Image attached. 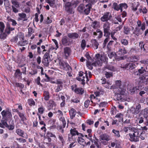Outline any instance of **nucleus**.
Returning a JSON list of instances; mask_svg holds the SVG:
<instances>
[{"mask_svg":"<svg viewBox=\"0 0 148 148\" xmlns=\"http://www.w3.org/2000/svg\"><path fill=\"white\" fill-rule=\"evenodd\" d=\"M85 56L87 59V66L90 70L93 68L92 66H96L97 65L99 66H101L103 62H106L108 59L106 55L104 53H101V54L97 53L95 56V62L92 63L91 58L88 52L86 53Z\"/></svg>","mask_w":148,"mask_h":148,"instance_id":"nucleus-1","label":"nucleus"},{"mask_svg":"<svg viewBox=\"0 0 148 148\" xmlns=\"http://www.w3.org/2000/svg\"><path fill=\"white\" fill-rule=\"evenodd\" d=\"M115 83L119 88L115 93L114 97L115 99L117 100L121 101H126L127 99V94L126 92V89L121 85V81L117 80Z\"/></svg>","mask_w":148,"mask_h":148,"instance_id":"nucleus-2","label":"nucleus"},{"mask_svg":"<svg viewBox=\"0 0 148 148\" xmlns=\"http://www.w3.org/2000/svg\"><path fill=\"white\" fill-rule=\"evenodd\" d=\"M12 40L15 42H17L18 40L17 45L21 46L26 45L28 43V42L25 39L23 34L22 33H19L14 37Z\"/></svg>","mask_w":148,"mask_h":148,"instance_id":"nucleus-3","label":"nucleus"},{"mask_svg":"<svg viewBox=\"0 0 148 148\" xmlns=\"http://www.w3.org/2000/svg\"><path fill=\"white\" fill-rule=\"evenodd\" d=\"M133 130V133H130L129 134L130 137V141L133 142H137L139 141V130L134 127L131 128Z\"/></svg>","mask_w":148,"mask_h":148,"instance_id":"nucleus-4","label":"nucleus"},{"mask_svg":"<svg viewBox=\"0 0 148 148\" xmlns=\"http://www.w3.org/2000/svg\"><path fill=\"white\" fill-rule=\"evenodd\" d=\"M128 6L125 3H123L118 4L114 2L112 5V8L115 10L119 11L120 10L121 12H122L123 9H126Z\"/></svg>","mask_w":148,"mask_h":148,"instance_id":"nucleus-5","label":"nucleus"},{"mask_svg":"<svg viewBox=\"0 0 148 148\" xmlns=\"http://www.w3.org/2000/svg\"><path fill=\"white\" fill-rule=\"evenodd\" d=\"M3 118L5 120L11 119L12 117V115L11 110L8 108H6L1 112Z\"/></svg>","mask_w":148,"mask_h":148,"instance_id":"nucleus-6","label":"nucleus"},{"mask_svg":"<svg viewBox=\"0 0 148 148\" xmlns=\"http://www.w3.org/2000/svg\"><path fill=\"white\" fill-rule=\"evenodd\" d=\"M50 61V58L49 56V51L47 52L44 55L43 57L42 62L44 63L45 65L47 66Z\"/></svg>","mask_w":148,"mask_h":148,"instance_id":"nucleus-7","label":"nucleus"},{"mask_svg":"<svg viewBox=\"0 0 148 148\" xmlns=\"http://www.w3.org/2000/svg\"><path fill=\"white\" fill-rule=\"evenodd\" d=\"M112 17V16L110 12H106L101 18L100 20L102 22H108V21L110 20Z\"/></svg>","mask_w":148,"mask_h":148,"instance_id":"nucleus-8","label":"nucleus"},{"mask_svg":"<svg viewBox=\"0 0 148 148\" xmlns=\"http://www.w3.org/2000/svg\"><path fill=\"white\" fill-rule=\"evenodd\" d=\"M59 64L60 68L63 70L66 71L72 70L71 67L66 62L61 61L59 62Z\"/></svg>","mask_w":148,"mask_h":148,"instance_id":"nucleus-9","label":"nucleus"},{"mask_svg":"<svg viewBox=\"0 0 148 148\" xmlns=\"http://www.w3.org/2000/svg\"><path fill=\"white\" fill-rule=\"evenodd\" d=\"M103 28L104 35L108 34H110V23L109 22H105L103 25Z\"/></svg>","mask_w":148,"mask_h":148,"instance_id":"nucleus-10","label":"nucleus"},{"mask_svg":"<svg viewBox=\"0 0 148 148\" xmlns=\"http://www.w3.org/2000/svg\"><path fill=\"white\" fill-rule=\"evenodd\" d=\"M138 84L140 85L147 84L148 83V75H144L140 77L138 79Z\"/></svg>","mask_w":148,"mask_h":148,"instance_id":"nucleus-11","label":"nucleus"},{"mask_svg":"<svg viewBox=\"0 0 148 148\" xmlns=\"http://www.w3.org/2000/svg\"><path fill=\"white\" fill-rule=\"evenodd\" d=\"M16 133L18 135L23 138H27L28 137L27 134L21 129L18 128L16 130Z\"/></svg>","mask_w":148,"mask_h":148,"instance_id":"nucleus-12","label":"nucleus"},{"mask_svg":"<svg viewBox=\"0 0 148 148\" xmlns=\"http://www.w3.org/2000/svg\"><path fill=\"white\" fill-rule=\"evenodd\" d=\"M121 67L127 70H132L135 68V65L133 63H129L126 64L123 66H122Z\"/></svg>","mask_w":148,"mask_h":148,"instance_id":"nucleus-13","label":"nucleus"},{"mask_svg":"<svg viewBox=\"0 0 148 148\" xmlns=\"http://www.w3.org/2000/svg\"><path fill=\"white\" fill-rule=\"evenodd\" d=\"M71 135L76 136V135L79 136H80L83 137L84 135L82 134L79 133L76 130V128L71 129L70 130Z\"/></svg>","mask_w":148,"mask_h":148,"instance_id":"nucleus-14","label":"nucleus"},{"mask_svg":"<svg viewBox=\"0 0 148 148\" xmlns=\"http://www.w3.org/2000/svg\"><path fill=\"white\" fill-rule=\"evenodd\" d=\"M65 10L68 13H71L72 12V8L71 3L70 2H68L66 3L65 5Z\"/></svg>","mask_w":148,"mask_h":148,"instance_id":"nucleus-15","label":"nucleus"},{"mask_svg":"<svg viewBox=\"0 0 148 148\" xmlns=\"http://www.w3.org/2000/svg\"><path fill=\"white\" fill-rule=\"evenodd\" d=\"M99 137L100 140H102L108 141L110 140V136L106 133L101 135L99 136Z\"/></svg>","mask_w":148,"mask_h":148,"instance_id":"nucleus-16","label":"nucleus"},{"mask_svg":"<svg viewBox=\"0 0 148 148\" xmlns=\"http://www.w3.org/2000/svg\"><path fill=\"white\" fill-rule=\"evenodd\" d=\"M141 110V105L138 104L136 106L135 108H133V110H132V112L134 114L136 115L138 114Z\"/></svg>","mask_w":148,"mask_h":148,"instance_id":"nucleus-17","label":"nucleus"},{"mask_svg":"<svg viewBox=\"0 0 148 148\" xmlns=\"http://www.w3.org/2000/svg\"><path fill=\"white\" fill-rule=\"evenodd\" d=\"M142 112L143 114V116L147 122L146 125H148V109L146 108L142 110Z\"/></svg>","mask_w":148,"mask_h":148,"instance_id":"nucleus-18","label":"nucleus"},{"mask_svg":"<svg viewBox=\"0 0 148 148\" xmlns=\"http://www.w3.org/2000/svg\"><path fill=\"white\" fill-rule=\"evenodd\" d=\"M64 53L66 58L69 56L71 54V51L70 48L68 47H66L64 49Z\"/></svg>","mask_w":148,"mask_h":148,"instance_id":"nucleus-19","label":"nucleus"},{"mask_svg":"<svg viewBox=\"0 0 148 148\" xmlns=\"http://www.w3.org/2000/svg\"><path fill=\"white\" fill-rule=\"evenodd\" d=\"M55 102L53 100L49 101L48 104V110H50L53 109V106H55Z\"/></svg>","mask_w":148,"mask_h":148,"instance_id":"nucleus-20","label":"nucleus"},{"mask_svg":"<svg viewBox=\"0 0 148 148\" xmlns=\"http://www.w3.org/2000/svg\"><path fill=\"white\" fill-rule=\"evenodd\" d=\"M62 41L63 45L64 46L69 45L70 44V42L68 40L67 37L64 36L63 37L62 39Z\"/></svg>","mask_w":148,"mask_h":148,"instance_id":"nucleus-21","label":"nucleus"},{"mask_svg":"<svg viewBox=\"0 0 148 148\" xmlns=\"http://www.w3.org/2000/svg\"><path fill=\"white\" fill-rule=\"evenodd\" d=\"M67 36L70 38L75 39L78 38L79 35L76 33H71L68 34Z\"/></svg>","mask_w":148,"mask_h":148,"instance_id":"nucleus-22","label":"nucleus"},{"mask_svg":"<svg viewBox=\"0 0 148 148\" xmlns=\"http://www.w3.org/2000/svg\"><path fill=\"white\" fill-rule=\"evenodd\" d=\"M130 61L133 62H137L140 59V57L138 56H133L130 57L128 58Z\"/></svg>","mask_w":148,"mask_h":148,"instance_id":"nucleus-23","label":"nucleus"},{"mask_svg":"<svg viewBox=\"0 0 148 148\" xmlns=\"http://www.w3.org/2000/svg\"><path fill=\"white\" fill-rule=\"evenodd\" d=\"M70 118L73 119L75 116L76 112V110L73 108H71L69 111Z\"/></svg>","mask_w":148,"mask_h":148,"instance_id":"nucleus-24","label":"nucleus"},{"mask_svg":"<svg viewBox=\"0 0 148 148\" xmlns=\"http://www.w3.org/2000/svg\"><path fill=\"white\" fill-rule=\"evenodd\" d=\"M91 8V5L90 4L86 5L84 11L85 14L87 15L90 12V9Z\"/></svg>","mask_w":148,"mask_h":148,"instance_id":"nucleus-25","label":"nucleus"},{"mask_svg":"<svg viewBox=\"0 0 148 148\" xmlns=\"http://www.w3.org/2000/svg\"><path fill=\"white\" fill-rule=\"evenodd\" d=\"M146 70L143 67H141L140 69H138V71H136L134 72V74L135 75H140L142 74L145 72H146Z\"/></svg>","mask_w":148,"mask_h":148,"instance_id":"nucleus-26","label":"nucleus"},{"mask_svg":"<svg viewBox=\"0 0 148 148\" xmlns=\"http://www.w3.org/2000/svg\"><path fill=\"white\" fill-rule=\"evenodd\" d=\"M14 29V28L10 27L9 23H7L5 32L8 34L10 33V32Z\"/></svg>","mask_w":148,"mask_h":148,"instance_id":"nucleus-27","label":"nucleus"},{"mask_svg":"<svg viewBox=\"0 0 148 148\" xmlns=\"http://www.w3.org/2000/svg\"><path fill=\"white\" fill-rule=\"evenodd\" d=\"M139 5V3H138L136 5H134V4H133L131 7V9L132 11L133 12H136V14L137 15H138L139 14V12L137 11Z\"/></svg>","mask_w":148,"mask_h":148,"instance_id":"nucleus-28","label":"nucleus"},{"mask_svg":"<svg viewBox=\"0 0 148 148\" xmlns=\"http://www.w3.org/2000/svg\"><path fill=\"white\" fill-rule=\"evenodd\" d=\"M80 136H78L77 139V141L78 143L80 145L84 146L86 144L85 140Z\"/></svg>","mask_w":148,"mask_h":148,"instance_id":"nucleus-29","label":"nucleus"},{"mask_svg":"<svg viewBox=\"0 0 148 148\" xmlns=\"http://www.w3.org/2000/svg\"><path fill=\"white\" fill-rule=\"evenodd\" d=\"M118 52L119 55H123L124 54H125L127 53V51H126L125 48V47H123V48H119Z\"/></svg>","mask_w":148,"mask_h":148,"instance_id":"nucleus-30","label":"nucleus"},{"mask_svg":"<svg viewBox=\"0 0 148 148\" xmlns=\"http://www.w3.org/2000/svg\"><path fill=\"white\" fill-rule=\"evenodd\" d=\"M77 138L76 136L72 135L70 134L68 135V139L70 142H76V139Z\"/></svg>","mask_w":148,"mask_h":148,"instance_id":"nucleus-31","label":"nucleus"},{"mask_svg":"<svg viewBox=\"0 0 148 148\" xmlns=\"http://www.w3.org/2000/svg\"><path fill=\"white\" fill-rule=\"evenodd\" d=\"M144 45L143 41H140L139 42V46L140 48L141 52H143V53H145L146 50L144 47Z\"/></svg>","mask_w":148,"mask_h":148,"instance_id":"nucleus-32","label":"nucleus"},{"mask_svg":"<svg viewBox=\"0 0 148 148\" xmlns=\"http://www.w3.org/2000/svg\"><path fill=\"white\" fill-rule=\"evenodd\" d=\"M92 46L95 49H97L98 48V46L99 45L98 42L96 40L94 39L92 40Z\"/></svg>","mask_w":148,"mask_h":148,"instance_id":"nucleus-33","label":"nucleus"},{"mask_svg":"<svg viewBox=\"0 0 148 148\" xmlns=\"http://www.w3.org/2000/svg\"><path fill=\"white\" fill-rule=\"evenodd\" d=\"M22 73L21 72L19 69H17L16 70L15 75L16 78H21L22 77Z\"/></svg>","mask_w":148,"mask_h":148,"instance_id":"nucleus-34","label":"nucleus"},{"mask_svg":"<svg viewBox=\"0 0 148 148\" xmlns=\"http://www.w3.org/2000/svg\"><path fill=\"white\" fill-rule=\"evenodd\" d=\"M74 91L77 94L82 95L84 93L83 89L81 88H76Z\"/></svg>","mask_w":148,"mask_h":148,"instance_id":"nucleus-35","label":"nucleus"},{"mask_svg":"<svg viewBox=\"0 0 148 148\" xmlns=\"http://www.w3.org/2000/svg\"><path fill=\"white\" fill-rule=\"evenodd\" d=\"M43 96L44 99L46 101H48L49 98V93L47 91L43 92Z\"/></svg>","mask_w":148,"mask_h":148,"instance_id":"nucleus-36","label":"nucleus"},{"mask_svg":"<svg viewBox=\"0 0 148 148\" xmlns=\"http://www.w3.org/2000/svg\"><path fill=\"white\" fill-rule=\"evenodd\" d=\"M27 103L30 106H34L35 105V102L32 98L29 99L27 100Z\"/></svg>","mask_w":148,"mask_h":148,"instance_id":"nucleus-37","label":"nucleus"},{"mask_svg":"<svg viewBox=\"0 0 148 148\" xmlns=\"http://www.w3.org/2000/svg\"><path fill=\"white\" fill-rule=\"evenodd\" d=\"M110 34L106 35H104V36L106 37V38L104 40V42L103 43V47H105L108 42L109 41V39L110 38Z\"/></svg>","mask_w":148,"mask_h":148,"instance_id":"nucleus-38","label":"nucleus"},{"mask_svg":"<svg viewBox=\"0 0 148 148\" xmlns=\"http://www.w3.org/2000/svg\"><path fill=\"white\" fill-rule=\"evenodd\" d=\"M45 1L51 7H53L54 6L55 4V0H45Z\"/></svg>","mask_w":148,"mask_h":148,"instance_id":"nucleus-39","label":"nucleus"},{"mask_svg":"<svg viewBox=\"0 0 148 148\" xmlns=\"http://www.w3.org/2000/svg\"><path fill=\"white\" fill-rule=\"evenodd\" d=\"M112 132L114 134V136L115 137L117 138H119L120 137V135L119 131L115 129H113Z\"/></svg>","mask_w":148,"mask_h":148,"instance_id":"nucleus-40","label":"nucleus"},{"mask_svg":"<svg viewBox=\"0 0 148 148\" xmlns=\"http://www.w3.org/2000/svg\"><path fill=\"white\" fill-rule=\"evenodd\" d=\"M71 101L74 103H77L79 102L80 101L79 98L76 96H73L71 99Z\"/></svg>","mask_w":148,"mask_h":148,"instance_id":"nucleus-41","label":"nucleus"},{"mask_svg":"<svg viewBox=\"0 0 148 148\" xmlns=\"http://www.w3.org/2000/svg\"><path fill=\"white\" fill-rule=\"evenodd\" d=\"M11 2L14 7L17 8L19 7V3L16 0H12Z\"/></svg>","mask_w":148,"mask_h":148,"instance_id":"nucleus-42","label":"nucleus"},{"mask_svg":"<svg viewBox=\"0 0 148 148\" xmlns=\"http://www.w3.org/2000/svg\"><path fill=\"white\" fill-rule=\"evenodd\" d=\"M86 45V41L84 39H82L81 42V47L82 49L84 50Z\"/></svg>","mask_w":148,"mask_h":148,"instance_id":"nucleus-43","label":"nucleus"},{"mask_svg":"<svg viewBox=\"0 0 148 148\" xmlns=\"http://www.w3.org/2000/svg\"><path fill=\"white\" fill-rule=\"evenodd\" d=\"M139 12L142 13L143 14H146L147 12V10L145 7L141 8L139 9Z\"/></svg>","mask_w":148,"mask_h":148,"instance_id":"nucleus-44","label":"nucleus"},{"mask_svg":"<svg viewBox=\"0 0 148 148\" xmlns=\"http://www.w3.org/2000/svg\"><path fill=\"white\" fill-rule=\"evenodd\" d=\"M84 3H88L87 4L92 5L95 3V0H83Z\"/></svg>","mask_w":148,"mask_h":148,"instance_id":"nucleus-45","label":"nucleus"},{"mask_svg":"<svg viewBox=\"0 0 148 148\" xmlns=\"http://www.w3.org/2000/svg\"><path fill=\"white\" fill-rule=\"evenodd\" d=\"M121 42L122 44L124 46H127L129 43L128 40L125 38H122L121 40Z\"/></svg>","mask_w":148,"mask_h":148,"instance_id":"nucleus-46","label":"nucleus"},{"mask_svg":"<svg viewBox=\"0 0 148 148\" xmlns=\"http://www.w3.org/2000/svg\"><path fill=\"white\" fill-rule=\"evenodd\" d=\"M136 30L134 31V33L137 36H138L140 34L142 33L140 32V29L138 27H136L135 29Z\"/></svg>","mask_w":148,"mask_h":148,"instance_id":"nucleus-47","label":"nucleus"},{"mask_svg":"<svg viewBox=\"0 0 148 148\" xmlns=\"http://www.w3.org/2000/svg\"><path fill=\"white\" fill-rule=\"evenodd\" d=\"M115 117L120 119L119 120V122H121V121H123V115L121 113L117 114L115 116Z\"/></svg>","mask_w":148,"mask_h":148,"instance_id":"nucleus-48","label":"nucleus"},{"mask_svg":"<svg viewBox=\"0 0 148 148\" xmlns=\"http://www.w3.org/2000/svg\"><path fill=\"white\" fill-rule=\"evenodd\" d=\"M59 120L60 121L62 122L63 127V128H64L66 126V122L64 117L62 116L60 117L59 118Z\"/></svg>","mask_w":148,"mask_h":148,"instance_id":"nucleus-49","label":"nucleus"},{"mask_svg":"<svg viewBox=\"0 0 148 148\" xmlns=\"http://www.w3.org/2000/svg\"><path fill=\"white\" fill-rule=\"evenodd\" d=\"M85 7L83 4H80L78 7V10L80 12H82L85 9Z\"/></svg>","mask_w":148,"mask_h":148,"instance_id":"nucleus-50","label":"nucleus"},{"mask_svg":"<svg viewBox=\"0 0 148 148\" xmlns=\"http://www.w3.org/2000/svg\"><path fill=\"white\" fill-rule=\"evenodd\" d=\"M18 115L22 121L23 122L26 119V118L24 116V114L23 113L20 112L18 113Z\"/></svg>","mask_w":148,"mask_h":148,"instance_id":"nucleus-51","label":"nucleus"},{"mask_svg":"<svg viewBox=\"0 0 148 148\" xmlns=\"http://www.w3.org/2000/svg\"><path fill=\"white\" fill-rule=\"evenodd\" d=\"M37 69H32L31 71L29 72V73L31 75H34L37 73Z\"/></svg>","mask_w":148,"mask_h":148,"instance_id":"nucleus-52","label":"nucleus"},{"mask_svg":"<svg viewBox=\"0 0 148 148\" xmlns=\"http://www.w3.org/2000/svg\"><path fill=\"white\" fill-rule=\"evenodd\" d=\"M105 68L113 71H114L116 70L115 68L112 65H107L105 67Z\"/></svg>","mask_w":148,"mask_h":148,"instance_id":"nucleus-53","label":"nucleus"},{"mask_svg":"<svg viewBox=\"0 0 148 148\" xmlns=\"http://www.w3.org/2000/svg\"><path fill=\"white\" fill-rule=\"evenodd\" d=\"M130 31V29L124 26V32L126 34H128Z\"/></svg>","mask_w":148,"mask_h":148,"instance_id":"nucleus-54","label":"nucleus"},{"mask_svg":"<svg viewBox=\"0 0 148 148\" xmlns=\"http://www.w3.org/2000/svg\"><path fill=\"white\" fill-rule=\"evenodd\" d=\"M63 88V85H58L56 87L55 92H58L61 90Z\"/></svg>","mask_w":148,"mask_h":148,"instance_id":"nucleus-55","label":"nucleus"},{"mask_svg":"<svg viewBox=\"0 0 148 148\" xmlns=\"http://www.w3.org/2000/svg\"><path fill=\"white\" fill-rule=\"evenodd\" d=\"M6 36V35L4 31H0V38L4 39Z\"/></svg>","mask_w":148,"mask_h":148,"instance_id":"nucleus-56","label":"nucleus"},{"mask_svg":"<svg viewBox=\"0 0 148 148\" xmlns=\"http://www.w3.org/2000/svg\"><path fill=\"white\" fill-rule=\"evenodd\" d=\"M63 127V125H58L57 127V129L60 132L63 133L64 132V130Z\"/></svg>","mask_w":148,"mask_h":148,"instance_id":"nucleus-57","label":"nucleus"},{"mask_svg":"<svg viewBox=\"0 0 148 148\" xmlns=\"http://www.w3.org/2000/svg\"><path fill=\"white\" fill-rule=\"evenodd\" d=\"M104 73L106 78H109L112 76V74L111 72L105 71Z\"/></svg>","mask_w":148,"mask_h":148,"instance_id":"nucleus-58","label":"nucleus"},{"mask_svg":"<svg viewBox=\"0 0 148 148\" xmlns=\"http://www.w3.org/2000/svg\"><path fill=\"white\" fill-rule=\"evenodd\" d=\"M96 32L97 33L98 38H101L103 36L102 32L99 29L97 30Z\"/></svg>","mask_w":148,"mask_h":148,"instance_id":"nucleus-59","label":"nucleus"},{"mask_svg":"<svg viewBox=\"0 0 148 148\" xmlns=\"http://www.w3.org/2000/svg\"><path fill=\"white\" fill-rule=\"evenodd\" d=\"M63 80L62 79H56V84H57L58 85H63Z\"/></svg>","mask_w":148,"mask_h":148,"instance_id":"nucleus-60","label":"nucleus"},{"mask_svg":"<svg viewBox=\"0 0 148 148\" xmlns=\"http://www.w3.org/2000/svg\"><path fill=\"white\" fill-rule=\"evenodd\" d=\"M5 27L4 23L0 21V31H4Z\"/></svg>","mask_w":148,"mask_h":148,"instance_id":"nucleus-61","label":"nucleus"},{"mask_svg":"<svg viewBox=\"0 0 148 148\" xmlns=\"http://www.w3.org/2000/svg\"><path fill=\"white\" fill-rule=\"evenodd\" d=\"M7 124L6 122L3 120L1 121V123L0 122V127L2 128H4L5 126H7Z\"/></svg>","mask_w":148,"mask_h":148,"instance_id":"nucleus-62","label":"nucleus"},{"mask_svg":"<svg viewBox=\"0 0 148 148\" xmlns=\"http://www.w3.org/2000/svg\"><path fill=\"white\" fill-rule=\"evenodd\" d=\"M103 94V92L102 91L96 92H95V94L96 96L97 97H99L100 95H102Z\"/></svg>","mask_w":148,"mask_h":148,"instance_id":"nucleus-63","label":"nucleus"},{"mask_svg":"<svg viewBox=\"0 0 148 148\" xmlns=\"http://www.w3.org/2000/svg\"><path fill=\"white\" fill-rule=\"evenodd\" d=\"M45 109V108L42 106L39 108L38 109V113L41 114H42L44 112Z\"/></svg>","mask_w":148,"mask_h":148,"instance_id":"nucleus-64","label":"nucleus"}]
</instances>
